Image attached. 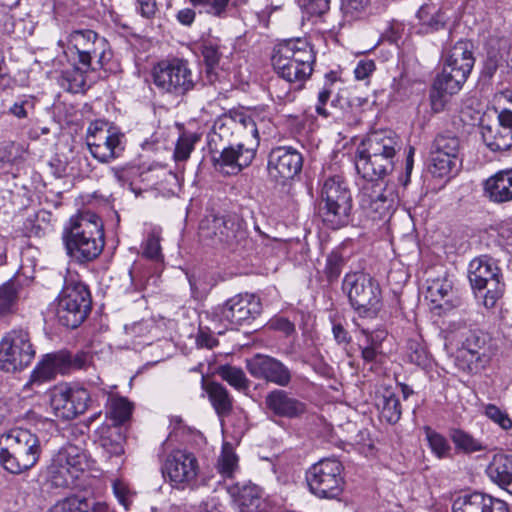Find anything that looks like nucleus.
I'll list each match as a JSON object with an SVG mask.
<instances>
[{
    "instance_id": "nucleus-1",
    "label": "nucleus",
    "mask_w": 512,
    "mask_h": 512,
    "mask_svg": "<svg viewBox=\"0 0 512 512\" xmlns=\"http://www.w3.org/2000/svg\"><path fill=\"white\" fill-rule=\"evenodd\" d=\"M62 239L67 255L84 264L99 257L105 245L104 227L98 215L84 212L70 219L63 230Z\"/></svg>"
},
{
    "instance_id": "nucleus-2",
    "label": "nucleus",
    "mask_w": 512,
    "mask_h": 512,
    "mask_svg": "<svg viewBox=\"0 0 512 512\" xmlns=\"http://www.w3.org/2000/svg\"><path fill=\"white\" fill-rule=\"evenodd\" d=\"M316 56L310 43L304 38L287 39L277 44L271 57L276 74L302 89L311 77Z\"/></svg>"
},
{
    "instance_id": "nucleus-3",
    "label": "nucleus",
    "mask_w": 512,
    "mask_h": 512,
    "mask_svg": "<svg viewBox=\"0 0 512 512\" xmlns=\"http://www.w3.org/2000/svg\"><path fill=\"white\" fill-rule=\"evenodd\" d=\"M359 152L355 166L367 181H382L394 169V158L399 149L397 135L389 130L372 133Z\"/></svg>"
},
{
    "instance_id": "nucleus-4",
    "label": "nucleus",
    "mask_w": 512,
    "mask_h": 512,
    "mask_svg": "<svg viewBox=\"0 0 512 512\" xmlns=\"http://www.w3.org/2000/svg\"><path fill=\"white\" fill-rule=\"evenodd\" d=\"M41 453L39 437L27 429H11L0 437V466L8 473L20 475L31 470Z\"/></svg>"
},
{
    "instance_id": "nucleus-5",
    "label": "nucleus",
    "mask_w": 512,
    "mask_h": 512,
    "mask_svg": "<svg viewBox=\"0 0 512 512\" xmlns=\"http://www.w3.org/2000/svg\"><path fill=\"white\" fill-rule=\"evenodd\" d=\"M320 216L331 229H339L351 221L352 194L341 176L327 178L321 188Z\"/></svg>"
},
{
    "instance_id": "nucleus-6",
    "label": "nucleus",
    "mask_w": 512,
    "mask_h": 512,
    "mask_svg": "<svg viewBox=\"0 0 512 512\" xmlns=\"http://www.w3.org/2000/svg\"><path fill=\"white\" fill-rule=\"evenodd\" d=\"M468 279L486 308H493L504 294L503 274L492 257L482 255L474 258L469 264Z\"/></svg>"
},
{
    "instance_id": "nucleus-7",
    "label": "nucleus",
    "mask_w": 512,
    "mask_h": 512,
    "mask_svg": "<svg viewBox=\"0 0 512 512\" xmlns=\"http://www.w3.org/2000/svg\"><path fill=\"white\" fill-rule=\"evenodd\" d=\"M92 300L88 287L73 279L66 280L55 308L60 325L77 328L83 323L91 310Z\"/></svg>"
},
{
    "instance_id": "nucleus-8",
    "label": "nucleus",
    "mask_w": 512,
    "mask_h": 512,
    "mask_svg": "<svg viewBox=\"0 0 512 512\" xmlns=\"http://www.w3.org/2000/svg\"><path fill=\"white\" fill-rule=\"evenodd\" d=\"M204 238L231 251H239L249 242L245 223L237 215H207L200 224Z\"/></svg>"
},
{
    "instance_id": "nucleus-9",
    "label": "nucleus",
    "mask_w": 512,
    "mask_h": 512,
    "mask_svg": "<svg viewBox=\"0 0 512 512\" xmlns=\"http://www.w3.org/2000/svg\"><path fill=\"white\" fill-rule=\"evenodd\" d=\"M342 289L360 316L373 317L381 306V289L378 282L364 273L345 275Z\"/></svg>"
},
{
    "instance_id": "nucleus-10",
    "label": "nucleus",
    "mask_w": 512,
    "mask_h": 512,
    "mask_svg": "<svg viewBox=\"0 0 512 512\" xmlns=\"http://www.w3.org/2000/svg\"><path fill=\"white\" fill-rule=\"evenodd\" d=\"M152 76L154 85L162 93L176 97L193 90L198 80L188 61L179 58L160 61L154 66Z\"/></svg>"
},
{
    "instance_id": "nucleus-11",
    "label": "nucleus",
    "mask_w": 512,
    "mask_h": 512,
    "mask_svg": "<svg viewBox=\"0 0 512 512\" xmlns=\"http://www.w3.org/2000/svg\"><path fill=\"white\" fill-rule=\"evenodd\" d=\"M89 467V457L86 452L69 444L61 448L53 457L48 474L55 487L69 488L75 485V481Z\"/></svg>"
},
{
    "instance_id": "nucleus-12",
    "label": "nucleus",
    "mask_w": 512,
    "mask_h": 512,
    "mask_svg": "<svg viewBox=\"0 0 512 512\" xmlns=\"http://www.w3.org/2000/svg\"><path fill=\"white\" fill-rule=\"evenodd\" d=\"M35 357V349L26 329L7 332L0 341V369L14 373L28 367Z\"/></svg>"
},
{
    "instance_id": "nucleus-13",
    "label": "nucleus",
    "mask_w": 512,
    "mask_h": 512,
    "mask_svg": "<svg viewBox=\"0 0 512 512\" xmlns=\"http://www.w3.org/2000/svg\"><path fill=\"white\" fill-rule=\"evenodd\" d=\"M342 464L336 459H322L306 473L309 490L321 499H336L343 492Z\"/></svg>"
},
{
    "instance_id": "nucleus-14",
    "label": "nucleus",
    "mask_w": 512,
    "mask_h": 512,
    "mask_svg": "<svg viewBox=\"0 0 512 512\" xmlns=\"http://www.w3.org/2000/svg\"><path fill=\"white\" fill-rule=\"evenodd\" d=\"M86 144L93 158L100 163H110L123 154L126 138L119 129L96 121L88 127Z\"/></svg>"
},
{
    "instance_id": "nucleus-15",
    "label": "nucleus",
    "mask_w": 512,
    "mask_h": 512,
    "mask_svg": "<svg viewBox=\"0 0 512 512\" xmlns=\"http://www.w3.org/2000/svg\"><path fill=\"white\" fill-rule=\"evenodd\" d=\"M359 204L372 221L386 220L395 211L397 195L383 181H367L360 190Z\"/></svg>"
},
{
    "instance_id": "nucleus-16",
    "label": "nucleus",
    "mask_w": 512,
    "mask_h": 512,
    "mask_svg": "<svg viewBox=\"0 0 512 512\" xmlns=\"http://www.w3.org/2000/svg\"><path fill=\"white\" fill-rule=\"evenodd\" d=\"M50 404L56 417L72 420L92 406L93 398L88 388L80 384H71L54 389Z\"/></svg>"
},
{
    "instance_id": "nucleus-17",
    "label": "nucleus",
    "mask_w": 512,
    "mask_h": 512,
    "mask_svg": "<svg viewBox=\"0 0 512 512\" xmlns=\"http://www.w3.org/2000/svg\"><path fill=\"white\" fill-rule=\"evenodd\" d=\"M68 42L76 50L78 62L88 70H97L104 66L107 49V41L96 32L86 30H74L68 36Z\"/></svg>"
},
{
    "instance_id": "nucleus-18",
    "label": "nucleus",
    "mask_w": 512,
    "mask_h": 512,
    "mask_svg": "<svg viewBox=\"0 0 512 512\" xmlns=\"http://www.w3.org/2000/svg\"><path fill=\"white\" fill-rule=\"evenodd\" d=\"M489 336L480 329H469L461 333L457 361L460 368L477 372L490 360Z\"/></svg>"
},
{
    "instance_id": "nucleus-19",
    "label": "nucleus",
    "mask_w": 512,
    "mask_h": 512,
    "mask_svg": "<svg viewBox=\"0 0 512 512\" xmlns=\"http://www.w3.org/2000/svg\"><path fill=\"white\" fill-rule=\"evenodd\" d=\"M209 153L217 171L226 175H237L251 165L256 156V148L247 147L243 143H230L211 148Z\"/></svg>"
},
{
    "instance_id": "nucleus-20",
    "label": "nucleus",
    "mask_w": 512,
    "mask_h": 512,
    "mask_svg": "<svg viewBox=\"0 0 512 512\" xmlns=\"http://www.w3.org/2000/svg\"><path fill=\"white\" fill-rule=\"evenodd\" d=\"M261 302L258 297L249 293H240L225 301L216 308L220 322L232 327L249 324L261 313Z\"/></svg>"
},
{
    "instance_id": "nucleus-21",
    "label": "nucleus",
    "mask_w": 512,
    "mask_h": 512,
    "mask_svg": "<svg viewBox=\"0 0 512 512\" xmlns=\"http://www.w3.org/2000/svg\"><path fill=\"white\" fill-rule=\"evenodd\" d=\"M302 155L292 147H276L268 157V175L278 184H285L301 172Z\"/></svg>"
},
{
    "instance_id": "nucleus-22",
    "label": "nucleus",
    "mask_w": 512,
    "mask_h": 512,
    "mask_svg": "<svg viewBox=\"0 0 512 512\" xmlns=\"http://www.w3.org/2000/svg\"><path fill=\"white\" fill-rule=\"evenodd\" d=\"M162 472L173 487L183 488L196 479L199 472L198 460L191 452L175 450L168 455Z\"/></svg>"
},
{
    "instance_id": "nucleus-23",
    "label": "nucleus",
    "mask_w": 512,
    "mask_h": 512,
    "mask_svg": "<svg viewBox=\"0 0 512 512\" xmlns=\"http://www.w3.org/2000/svg\"><path fill=\"white\" fill-rule=\"evenodd\" d=\"M95 444L99 456L111 469H118L123 462L125 435L118 425H103L97 430Z\"/></svg>"
},
{
    "instance_id": "nucleus-24",
    "label": "nucleus",
    "mask_w": 512,
    "mask_h": 512,
    "mask_svg": "<svg viewBox=\"0 0 512 512\" xmlns=\"http://www.w3.org/2000/svg\"><path fill=\"white\" fill-rule=\"evenodd\" d=\"M247 370L256 379L287 387L292 380L290 369L280 360L264 354H256L247 360Z\"/></svg>"
},
{
    "instance_id": "nucleus-25",
    "label": "nucleus",
    "mask_w": 512,
    "mask_h": 512,
    "mask_svg": "<svg viewBox=\"0 0 512 512\" xmlns=\"http://www.w3.org/2000/svg\"><path fill=\"white\" fill-rule=\"evenodd\" d=\"M497 119L494 125L481 126L482 140L492 152L512 150V111L502 110Z\"/></svg>"
},
{
    "instance_id": "nucleus-26",
    "label": "nucleus",
    "mask_w": 512,
    "mask_h": 512,
    "mask_svg": "<svg viewBox=\"0 0 512 512\" xmlns=\"http://www.w3.org/2000/svg\"><path fill=\"white\" fill-rule=\"evenodd\" d=\"M453 512H509L508 504L483 492L458 495L452 504Z\"/></svg>"
},
{
    "instance_id": "nucleus-27",
    "label": "nucleus",
    "mask_w": 512,
    "mask_h": 512,
    "mask_svg": "<svg viewBox=\"0 0 512 512\" xmlns=\"http://www.w3.org/2000/svg\"><path fill=\"white\" fill-rule=\"evenodd\" d=\"M265 407L273 415L288 419L299 418L307 411L304 402L283 389H273L265 396Z\"/></svg>"
},
{
    "instance_id": "nucleus-28",
    "label": "nucleus",
    "mask_w": 512,
    "mask_h": 512,
    "mask_svg": "<svg viewBox=\"0 0 512 512\" xmlns=\"http://www.w3.org/2000/svg\"><path fill=\"white\" fill-rule=\"evenodd\" d=\"M238 125L237 110H230L219 116L208 135V148L230 144L233 140L239 139Z\"/></svg>"
},
{
    "instance_id": "nucleus-29",
    "label": "nucleus",
    "mask_w": 512,
    "mask_h": 512,
    "mask_svg": "<svg viewBox=\"0 0 512 512\" xmlns=\"http://www.w3.org/2000/svg\"><path fill=\"white\" fill-rule=\"evenodd\" d=\"M483 194L492 203L512 201V169L496 172L483 182Z\"/></svg>"
},
{
    "instance_id": "nucleus-30",
    "label": "nucleus",
    "mask_w": 512,
    "mask_h": 512,
    "mask_svg": "<svg viewBox=\"0 0 512 512\" xmlns=\"http://www.w3.org/2000/svg\"><path fill=\"white\" fill-rule=\"evenodd\" d=\"M228 493L233 498L239 512H259L262 505L261 489L251 483H236L228 488Z\"/></svg>"
},
{
    "instance_id": "nucleus-31",
    "label": "nucleus",
    "mask_w": 512,
    "mask_h": 512,
    "mask_svg": "<svg viewBox=\"0 0 512 512\" xmlns=\"http://www.w3.org/2000/svg\"><path fill=\"white\" fill-rule=\"evenodd\" d=\"M60 359V351L45 355L32 371L26 387L34 389L45 382L53 380L57 374H65L62 364H60Z\"/></svg>"
},
{
    "instance_id": "nucleus-32",
    "label": "nucleus",
    "mask_w": 512,
    "mask_h": 512,
    "mask_svg": "<svg viewBox=\"0 0 512 512\" xmlns=\"http://www.w3.org/2000/svg\"><path fill=\"white\" fill-rule=\"evenodd\" d=\"M336 82L337 78L335 73L330 72L326 74L325 83L318 93L315 109L317 114L324 118L331 115V112L326 108L330 99L331 107H340L341 109H344L345 104H348V102L343 103L344 98L342 94L339 92L336 93Z\"/></svg>"
},
{
    "instance_id": "nucleus-33",
    "label": "nucleus",
    "mask_w": 512,
    "mask_h": 512,
    "mask_svg": "<svg viewBox=\"0 0 512 512\" xmlns=\"http://www.w3.org/2000/svg\"><path fill=\"white\" fill-rule=\"evenodd\" d=\"M472 49L473 44L470 41H458L451 48L445 64L449 67H453L455 71H459V73L468 77L475 62Z\"/></svg>"
},
{
    "instance_id": "nucleus-34",
    "label": "nucleus",
    "mask_w": 512,
    "mask_h": 512,
    "mask_svg": "<svg viewBox=\"0 0 512 512\" xmlns=\"http://www.w3.org/2000/svg\"><path fill=\"white\" fill-rule=\"evenodd\" d=\"M202 385L208 394L209 400L219 417L228 416L233 407V400L228 390L220 383L209 382L205 384L202 377Z\"/></svg>"
},
{
    "instance_id": "nucleus-35",
    "label": "nucleus",
    "mask_w": 512,
    "mask_h": 512,
    "mask_svg": "<svg viewBox=\"0 0 512 512\" xmlns=\"http://www.w3.org/2000/svg\"><path fill=\"white\" fill-rule=\"evenodd\" d=\"M417 18L420 23V32L426 34L443 29L447 20V17L441 9L428 4L420 7L417 12Z\"/></svg>"
},
{
    "instance_id": "nucleus-36",
    "label": "nucleus",
    "mask_w": 512,
    "mask_h": 512,
    "mask_svg": "<svg viewBox=\"0 0 512 512\" xmlns=\"http://www.w3.org/2000/svg\"><path fill=\"white\" fill-rule=\"evenodd\" d=\"M486 473L492 482L503 488L512 477V456L495 455L488 465Z\"/></svg>"
},
{
    "instance_id": "nucleus-37",
    "label": "nucleus",
    "mask_w": 512,
    "mask_h": 512,
    "mask_svg": "<svg viewBox=\"0 0 512 512\" xmlns=\"http://www.w3.org/2000/svg\"><path fill=\"white\" fill-rule=\"evenodd\" d=\"M377 406L380 410L381 418L390 424L397 423L402 414L400 400L397 395L386 389L377 400Z\"/></svg>"
},
{
    "instance_id": "nucleus-38",
    "label": "nucleus",
    "mask_w": 512,
    "mask_h": 512,
    "mask_svg": "<svg viewBox=\"0 0 512 512\" xmlns=\"http://www.w3.org/2000/svg\"><path fill=\"white\" fill-rule=\"evenodd\" d=\"M429 159L431 172L437 177L447 176L453 170H457L458 166L461 164L459 156L454 154L447 155L433 148H430Z\"/></svg>"
},
{
    "instance_id": "nucleus-39",
    "label": "nucleus",
    "mask_w": 512,
    "mask_h": 512,
    "mask_svg": "<svg viewBox=\"0 0 512 512\" xmlns=\"http://www.w3.org/2000/svg\"><path fill=\"white\" fill-rule=\"evenodd\" d=\"M467 78L468 77L459 73V71H455L453 67L444 64L442 72L436 77L434 82L436 83L437 89L444 90V92L454 95L461 90Z\"/></svg>"
},
{
    "instance_id": "nucleus-40",
    "label": "nucleus",
    "mask_w": 512,
    "mask_h": 512,
    "mask_svg": "<svg viewBox=\"0 0 512 512\" xmlns=\"http://www.w3.org/2000/svg\"><path fill=\"white\" fill-rule=\"evenodd\" d=\"M449 436L455 449L464 454H472L486 450V446L479 439H476L464 430L452 429Z\"/></svg>"
},
{
    "instance_id": "nucleus-41",
    "label": "nucleus",
    "mask_w": 512,
    "mask_h": 512,
    "mask_svg": "<svg viewBox=\"0 0 512 512\" xmlns=\"http://www.w3.org/2000/svg\"><path fill=\"white\" fill-rule=\"evenodd\" d=\"M60 356V364H62V369H64L65 374L76 370H86L91 366L93 361V356L84 351L72 353L66 350H61Z\"/></svg>"
},
{
    "instance_id": "nucleus-42",
    "label": "nucleus",
    "mask_w": 512,
    "mask_h": 512,
    "mask_svg": "<svg viewBox=\"0 0 512 512\" xmlns=\"http://www.w3.org/2000/svg\"><path fill=\"white\" fill-rule=\"evenodd\" d=\"M216 373L222 380L226 381L238 391H246L249 389L250 381L244 371L239 367L221 365L217 368Z\"/></svg>"
},
{
    "instance_id": "nucleus-43",
    "label": "nucleus",
    "mask_w": 512,
    "mask_h": 512,
    "mask_svg": "<svg viewBox=\"0 0 512 512\" xmlns=\"http://www.w3.org/2000/svg\"><path fill=\"white\" fill-rule=\"evenodd\" d=\"M424 433L432 453L438 459L451 457L452 448L445 436L433 430L429 426L424 427Z\"/></svg>"
},
{
    "instance_id": "nucleus-44",
    "label": "nucleus",
    "mask_w": 512,
    "mask_h": 512,
    "mask_svg": "<svg viewBox=\"0 0 512 512\" xmlns=\"http://www.w3.org/2000/svg\"><path fill=\"white\" fill-rule=\"evenodd\" d=\"M452 292V282L446 278H436L429 281L427 286L426 298L429 299L432 303H435L436 306L442 307L441 301L448 303L449 300L446 298L449 297Z\"/></svg>"
},
{
    "instance_id": "nucleus-45",
    "label": "nucleus",
    "mask_w": 512,
    "mask_h": 512,
    "mask_svg": "<svg viewBox=\"0 0 512 512\" xmlns=\"http://www.w3.org/2000/svg\"><path fill=\"white\" fill-rule=\"evenodd\" d=\"M216 468L217 471L226 478L233 477L234 472L238 469V456L227 443L222 447Z\"/></svg>"
},
{
    "instance_id": "nucleus-46",
    "label": "nucleus",
    "mask_w": 512,
    "mask_h": 512,
    "mask_svg": "<svg viewBox=\"0 0 512 512\" xmlns=\"http://www.w3.org/2000/svg\"><path fill=\"white\" fill-rule=\"evenodd\" d=\"M131 413L132 406L127 399L118 397L110 400L107 414L114 421L112 425L121 426L130 418Z\"/></svg>"
},
{
    "instance_id": "nucleus-47",
    "label": "nucleus",
    "mask_w": 512,
    "mask_h": 512,
    "mask_svg": "<svg viewBox=\"0 0 512 512\" xmlns=\"http://www.w3.org/2000/svg\"><path fill=\"white\" fill-rule=\"evenodd\" d=\"M18 300V289L14 282L8 281L0 287V316L13 312Z\"/></svg>"
},
{
    "instance_id": "nucleus-48",
    "label": "nucleus",
    "mask_w": 512,
    "mask_h": 512,
    "mask_svg": "<svg viewBox=\"0 0 512 512\" xmlns=\"http://www.w3.org/2000/svg\"><path fill=\"white\" fill-rule=\"evenodd\" d=\"M238 117V134L239 138L252 137L254 139V146L256 149L259 145L258 127L254 118L244 111H237Z\"/></svg>"
},
{
    "instance_id": "nucleus-49",
    "label": "nucleus",
    "mask_w": 512,
    "mask_h": 512,
    "mask_svg": "<svg viewBox=\"0 0 512 512\" xmlns=\"http://www.w3.org/2000/svg\"><path fill=\"white\" fill-rule=\"evenodd\" d=\"M431 148L436 151L444 152L447 155L454 154L459 156L460 153V140L459 138L450 133L438 134L431 144Z\"/></svg>"
},
{
    "instance_id": "nucleus-50",
    "label": "nucleus",
    "mask_w": 512,
    "mask_h": 512,
    "mask_svg": "<svg viewBox=\"0 0 512 512\" xmlns=\"http://www.w3.org/2000/svg\"><path fill=\"white\" fill-rule=\"evenodd\" d=\"M37 98L32 95H23L9 108V113L18 119H26L34 113Z\"/></svg>"
},
{
    "instance_id": "nucleus-51",
    "label": "nucleus",
    "mask_w": 512,
    "mask_h": 512,
    "mask_svg": "<svg viewBox=\"0 0 512 512\" xmlns=\"http://www.w3.org/2000/svg\"><path fill=\"white\" fill-rule=\"evenodd\" d=\"M345 263L346 260L339 251H332L327 256L324 274L330 283L339 278Z\"/></svg>"
},
{
    "instance_id": "nucleus-52",
    "label": "nucleus",
    "mask_w": 512,
    "mask_h": 512,
    "mask_svg": "<svg viewBox=\"0 0 512 512\" xmlns=\"http://www.w3.org/2000/svg\"><path fill=\"white\" fill-rule=\"evenodd\" d=\"M199 13H207L212 16L221 17L226 10L230 0H189Z\"/></svg>"
},
{
    "instance_id": "nucleus-53",
    "label": "nucleus",
    "mask_w": 512,
    "mask_h": 512,
    "mask_svg": "<svg viewBox=\"0 0 512 512\" xmlns=\"http://www.w3.org/2000/svg\"><path fill=\"white\" fill-rule=\"evenodd\" d=\"M142 255L148 259L159 261L162 258L160 235L156 231H152L142 246Z\"/></svg>"
},
{
    "instance_id": "nucleus-54",
    "label": "nucleus",
    "mask_w": 512,
    "mask_h": 512,
    "mask_svg": "<svg viewBox=\"0 0 512 512\" xmlns=\"http://www.w3.org/2000/svg\"><path fill=\"white\" fill-rule=\"evenodd\" d=\"M407 356L411 363L419 366L426 365L428 362V352L418 340L411 339L407 342Z\"/></svg>"
},
{
    "instance_id": "nucleus-55",
    "label": "nucleus",
    "mask_w": 512,
    "mask_h": 512,
    "mask_svg": "<svg viewBox=\"0 0 512 512\" xmlns=\"http://www.w3.org/2000/svg\"><path fill=\"white\" fill-rule=\"evenodd\" d=\"M201 53L204 59V62L207 66L208 72H210L214 67H216L222 57V52L220 51V47L212 42H205L202 45Z\"/></svg>"
},
{
    "instance_id": "nucleus-56",
    "label": "nucleus",
    "mask_w": 512,
    "mask_h": 512,
    "mask_svg": "<svg viewBox=\"0 0 512 512\" xmlns=\"http://www.w3.org/2000/svg\"><path fill=\"white\" fill-rule=\"evenodd\" d=\"M196 141L197 138L194 136H181L178 139L174 150L175 161H186L190 157V154L194 149V144Z\"/></svg>"
},
{
    "instance_id": "nucleus-57",
    "label": "nucleus",
    "mask_w": 512,
    "mask_h": 512,
    "mask_svg": "<svg viewBox=\"0 0 512 512\" xmlns=\"http://www.w3.org/2000/svg\"><path fill=\"white\" fill-rule=\"evenodd\" d=\"M370 0H341V11L351 21L356 19L367 7Z\"/></svg>"
},
{
    "instance_id": "nucleus-58",
    "label": "nucleus",
    "mask_w": 512,
    "mask_h": 512,
    "mask_svg": "<svg viewBox=\"0 0 512 512\" xmlns=\"http://www.w3.org/2000/svg\"><path fill=\"white\" fill-rule=\"evenodd\" d=\"M485 415L493 422L498 424L502 429L508 430L512 428V420L509 415L493 404L485 406Z\"/></svg>"
},
{
    "instance_id": "nucleus-59",
    "label": "nucleus",
    "mask_w": 512,
    "mask_h": 512,
    "mask_svg": "<svg viewBox=\"0 0 512 512\" xmlns=\"http://www.w3.org/2000/svg\"><path fill=\"white\" fill-rule=\"evenodd\" d=\"M362 332L366 335V343L360 345L361 357L365 363L374 364L380 354L379 344L365 330Z\"/></svg>"
},
{
    "instance_id": "nucleus-60",
    "label": "nucleus",
    "mask_w": 512,
    "mask_h": 512,
    "mask_svg": "<svg viewBox=\"0 0 512 512\" xmlns=\"http://www.w3.org/2000/svg\"><path fill=\"white\" fill-rule=\"evenodd\" d=\"M449 96H451L450 93L437 89L436 83L434 82L430 91V102L433 111H442L448 101Z\"/></svg>"
},
{
    "instance_id": "nucleus-61",
    "label": "nucleus",
    "mask_w": 512,
    "mask_h": 512,
    "mask_svg": "<svg viewBox=\"0 0 512 512\" xmlns=\"http://www.w3.org/2000/svg\"><path fill=\"white\" fill-rule=\"evenodd\" d=\"M330 0H302V6L312 15H321L329 9Z\"/></svg>"
},
{
    "instance_id": "nucleus-62",
    "label": "nucleus",
    "mask_w": 512,
    "mask_h": 512,
    "mask_svg": "<svg viewBox=\"0 0 512 512\" xmlns=\"http://www.w3.org/2000/svg\"><path fill=\"white\" fill-rule=\"evenodd\" d=\"M375 70V63L372 60L364 59L360 60L355 69L354 74L357 80H365Z\"/></svg>"
},
{
    "instance_id": "nucleus-63",
    "label": "nucleus",
    "mask_w": 512,
    "mask_h": 512,
    "mask_svg": "<svg viewBox=\"0 0 512 512\" xmlns=\"http://www.w3.org/2000/svg\"><path fill=\"white\" fill-rule=\"evenodd\" d=\"M196 343L199 347L212 349L218 345V339L210 331L200 329L196 337Z\"/></svg>"
},
{
    "instance_id": "nucleus-64",
    "label": "nucleus",
    "mask_w": 512,
    "mask_h": 512,
    "mask_svg": "<svg viewBox=\"0 0 512 512\" xmlns=\"http://www.w3.org/2000/svg\"><path fill=\"white\" fill-rule=\"evenodd\" d=\"M198 512H223V505L217 497L210 496L200 503Z\"/></svg>"
}]
</instances>
